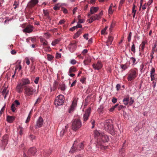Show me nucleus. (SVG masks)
Segmentation results:
<instances>
[{
    "instance_id": "2",
    "label": "nucleus",
    "mask_w": 157,
    "mask_h": 157,
    "mask_svg": "<svg viewBox=\"0 0 157 157\" xmlns=\"http://www.w3.org/2000/svg\"><path fill=\"white\" fill-rule=\"evenodd\" d=\"M103 124L104 128L105 131L112 135L114 134V129L111 120H106L104 122Z\"/></svg>"
},
{
    "instance_id": "15",
    "label": "nucleus",
    "mask_w": 157,
    "mask_h": 157,
    "mask_svg": "<svg viewBox=\"0 0 157 157\" xmlns=\"http://www.w3.org/2000/svg\"><path fill=\"white\" fill-rule=\"evenodd\" d=\"M102 64L100 61H98L96 64L94 63L92 65L93 68L95 70H99L102 67Z\"/></svg>"
},
{
    "instance_id": "5",
    "label": "nucleus",
    "mask_w": 157,
    "mask_h": 157,
    "mask_svg": "<svg viewBox=\"0 0 157 157\" xmlns=\"http://www.w3.org/2000/svg\"><path fill=\"white\" fill-rule=\"evenodd\" d=\"M138 75V70L136 68L131 69L128 72L127 79L128 81H131L134 80Z\"/></svg>"
},
{
    "instance_id": "57",
    "label": "nucleus",
    "mask_w": 157,
    "mask_h": 157,
    "mask_svg": "<svg viewBox=\"0 0 157 157\" xmlns=\"http://www.w3.org/2000/svg\"><path fill=\"white\" fill-rule=\"evenodd\" d=\"M88 33L85 34L83 36L84 37V38L86 40H87L89 39L88 37Z\"/></svg>"
},
{
    "instance_id": "24",
    "label": "nucleus",
    "mask_w": 157,
    "mask_h": 157,
    "mask_svg": "<svg viewBox=\"0 0 157 157\" xmlns=\"http://www.w3.org/2000/svg\"><path fill=\"white\" fill-rule=\"evenodd\" d=\"M98 8L95 7H92L90 9V12L91 14H93L95 13L98 10Z\"/></svg>"
},
{
    "instance_id": "52",
    "label": "nucleus",
    "mask_w": 157,
    "mask_h": 157,
    "mask_svg": "<svg viewBox=\"0 0 157 157\" xmlns=\"http://www.w3.org/2000/svg\"><path fill=\"white\" fill-rule=\"evenodd\" d=\"M92 126V128H94V125H95V121L94 120H92L90 121Z\"/></svg>"
},
{
    "instance_id": "39",
    "label": "nucleus",
    "mask_w": 157,
    "mask_h": 157,
    "mask_svg": "<svg viewBox=\"0 0 157 157\" xmlns=\"http://www.w3.org/2000/svg\"><path fill=\"white\" fill-rule=\"evenodd\" d=\"M20 128L18 133L20 135L22 136L23 134L24 129L22 127Z\"/></svg>"
},
{
    "instance_id": "49",
    "label": "nucleus",
    "mask_w": 157,
    "mask_h": 157,
    "mask_svg": "<svg viewBox=\"0 0 157 157\" xmlns=\"http://www.w3.org/2000/svg\"><path fill=\"white\" fill-rule=\"evenodd\" d=\"M76 63V61L74 59H72L70 61V63L73 65L75 64Z\"/></svg>"
},
{
    "instance_id": "31",
    "label": "nucleus",
    "mask_w": 157,
    "mask_h": 157,
    "mask_svg": "<svg viewBox=\"0 0 157 157\" xmlns=\"http://www.w3.org/2000/svg\"><path fill=\"white\" fill-rule=\"evenodd\" d=\"M76 71V68L74 67H71L69 69L68 73L74 72Z\"/></svg>"
},
{
    "instance_id": "1",
    "label": "nucleus",
    "mask_w": 157,
    "mask_h": 157,
    "mask_svg": "<svg viewBox=\"0 0 157 157\" xmlns=\"http://www.w3.org/2000/svg\"><path fill=\"white\" fill-rule=\"evenodd\" d=\"M109 139V136L103 132L102 134L101 135L100 139L98 140L97 144L96 145V147L102 150L107 149L108 147L105 146L104 144L105 142H107Z\"/></svg>"
},
{
    "instance_id": "36",
    "label": "nucleus",
    "mask_w": 157,
    "mask_h": 157,
    "mask_svg": "<svg viewBox=\"0 0 157 157\" xmlns=\"http://www.w3.org/2000/svg\"><path fill=\"white\" fill-rule=\"evenodd\" d=\"M118 105V104H117L113 106H112L111 108L109 109V111L112 112L114 111V109Z\"/></svg>"
},
{
    "instance_id": "19",
    "label": "nucleus",
    "mask_w": 157,
    "mask_h": 157,
    "mask_svg": "<svg viewBox=\"0 0 157 157\" xmlns=\"http://www.w3.org/2000/svg\"><path fill=\"white\" fill-rule=\"evenodd\" d=\"M22 84L23 86L29 84L30 82L28 78H23L21 80Z\"/></svg>"
},
{
    "instance_id": "40",
    "label": "nucleus",
    "mask_w": 157,
    "mask_h": 157,
    "mask_svg": "<svg viewBox=\"0 0 157 157\" xmlns=\"http://www.w3.org/2000/svg\"><path fill=\"white\" fill-rule=\"evenodd\" d=\"M144 67V65L143 63L141 64L140 66V70L141 72H144V71L143 70Z\"/></svg>"
},
{
    "instance_id": "32",
    "label": "nucleus",
    "mask_w": 157,
    "mask_h": 157,
    "mask_svg": "<svg viewBox=\"0 0 157 157\" xmlns=\"http://www.w3.org/2000/svg\"><path fill=\"white\" fill-rule=\"evenodd\" d=\"M90 19H93V20H98L100 19V17H98L97 14L92 16L90 17Z\"/></svg>"
},
{
    "instance_id": "54",
    "label": "nucleus",
    "mask_w": 157,
    "mask_h": 157,
    "mask_svg": "<svg viewBox=\"0 0 157 157\" xmlns=\"http://www.w3.org/2000/svg\"><path fill=\"white\" fill-rule=\"evenodd\" d=\"M13 103H14L15 104V105H16L17 107L18 105H20V102H19L17 100H15Z\"/></svg>"
},
{
    "instance_id": "58",
    "label": "nucleus",
    "mask_w": 157,
    "mask_h": 157,
    "mask_svg": "<svg viewBox=\"0 0 157 157\" xmlns=\"http://www.w3.org/2000/svg\"><path fill=\"white\" fill-rule=\"evenodd\" d=\"M65 21L64 19H63L60 21L59 22V24L62 25L64 23Z\"/></svg>"
},
{
    "instance_id": "27",
    "label": "nucleus",
    "mask_w": 157,
    "mask_h": 157,
    "mask_svg": "<svg viewBox=\"0 0 157 157\" xmlns=\"http://www.w3.org/2000/svg\"><path fill=\"white\" fill-rule=\"evenodd\" d=\"M103 107L102 105H100L98 109V111L100 115H101L103 113Z\"/></svg>"
},
{
    "instance_id": "7",
    "label": "nucleus",
    "mask_w": 157,
    "mask_h": 157,
    "mask_svg": "<svg viewBox=\"0 0 157 157\" xmlns=\"http://www.w3.org/2000/svg\"><path fill=\"white\" fill-rule=\"evenodd\" d=\"M8 136L6 135L3 136L0 141V147L1 149L4 150L8 143Z\"/></svg>"
},
{
    "instance_id": "17",
    "label": "nucleus",
    "mask_w": 157,
    "mask_h": 157,
    "mask_svg": "<svg viewBox=\"0 0 157 157\" xmlns=\"http://www.w3.org/2000/svg\"><path fill=\"white\" fill-rule=\"evenodd\" d=\"M23 86L21 83H18L16 87V90L19 93H21L23 91Z\"/></svg>"
},
{
    "instance_id": "50",
    "label": "nucleus",
    "mask_w": 157,
    "mask_h": 157,
    "mask_svg": "<svg viewBox=\"0 0 157 157\" xmlns=\"http://www.w3.org/2000/svg\"><path fill=\"white\" fill-rule=\"evenodd\" d=\"M155 51L151 50V59H152L154 58L153 55L155 53Z\"/></svg>"
},
{
    "instance_id": "29",
    "label": "nucleus",
    "mask_w": 157,
    "mask_h": 157,
    "mask_svg": "<svg viewBox=\"0 0 157 157\" xmlns=\"http://www.w3.org/2000/svg\"><path fill=\"white\" fill-rule=\"evenodd\" d=\"M81 30L80 29L73 36L74 39H76L81 34Z\"/></svg>"
},
{
    "instance_id": "38",
    "label": "nucleus",
    "mask_w": 157,
    "mask_h": 157,
    "mask_svg": "<svg viewBox=\"0 0 157 157\" xmlns=\"http://www.w3.org/2000/svg\"><path fill=\"white\" fill-rule=\"evenodd\" d=\"M11 109L13 112H14L16 110V108L15 104L14 103H13L12 104L11 106Z\"/></svg>"
},
{
    "instance_id": "33",
    "label": "nucleus",
    "mask_w": 157,
    "mask_h": 157,
    "mask_svg": "<svg viewBox=\"0 0 157 157\" xmlns=\"http://www.w3.org/2000/svg\"><path fill=\"white\" fill-rule=\"evenodd\" d=\"M128 67L127 64H121V68L122 69V71H124Z\"/></svg>"
},
{
    "instance_id": "55",
    "label": "nucleus",
    "mask_w": 157,
    "mask_h": 157,
    "mask_svg": "<svg viewBox=\"0 0 157 157\" xmlns=\"http://www.w3.org/2000/svg\"><path fill=\"white\" fill-rule=\"evenodd\" d=\"M113 12V10H112V8H109L108 12L109 14H112Z\"/></svg>"
},
{
    "instance_id": "20",
    "label": "nucleus",
    "mask_w": 157,
    "mask_h": 157,
    "mask_svg": "<svg viewBox=\"0 0 157 157\" xmlns=\"http://www.w3.org/2000/svg\"><path fill=\"white\" fill-rule=\"evenodd\" d=\"M94 133L95 137H98V140H99L100 139L101 135L102 134L103 132L100 131L96 130L94 131Z\"/></svg>"
},
{
    "instance_id": "21",
    "label": "nucleus",
    "mask_w": 157,
    "mask_h": 157,
    "mask_svg": "<svg viewBox=\"0 0 157 157\" xmlns=\"http://www.w3.org/2000/svg\"><path fill=\"white\" fill-rule=\"evenodd\" d=\"M15 119V117L13 116H7V121L10 123H12Z\"/></svg>"
},
{
    "instance_id": "11",
    "label": "nucleus",
    "mask_w": 157,
    "mask_h": 157,
    "mask_svg": "<svg viewBox=\"0 0 157 157\" xmlns=\"http://www.w3.org/2000/svg\"><path fill=\"white\" fill-rule=\"evenodd\" d=\"M77 42L75 41L73 42H71L69 45V48L70 51L71 52H73L75 50Z\"/></svg>"
},
{
    "instance_id": "13",
    "label": "nucleus",
    "mask_w": 157,
    "mask_h": 157,
    "mask_svg": "<svg viewBox=\"0 0 157 157\" xmlns=\"http://www.w3.org/2000/svg\"><path fill=\"white\" fill-rule=\"evenodd\" d=\"M90 113V108H89L86 110L83 115V120L84 122L86 121L88 119Z\"/></svg>"
},
{
    "instance_id": "9",
    "label": "nucleus",
    "mask_w": 157,
    "mask_h": 157,
    "mask_svg": "<svg viewBox=\"0 0 157 157\" xmlns=\"http://www.w3.org/2000/svg\"><path fill=\"white\" fill-rule=\"evenodd\" d=\"M155 70L154 67H152L150 71L151 80V81L157 80L156 75L155 74Z\"/></svg>"
},
{
    "instance_id": "16",
    "label": "nucleus",
    "mask_w": 157,
    "mask_h": 157,
    "mask_svg": "<svg viewBox=\"0 0 157 157\" xmlns=\"http://www.w3.org/2000/svg\"><path fill=\"white\" fill-rule=\"evenodd\" d=\"M33 26L31 25H27L25 29L23 30L24 32L30 33L32 32L33 30Z\"/></svg>"
},
{
    "instance_id": "23",
    "label": "nucleus",
    "mask_w": 157,
    "mask_h": 157,
    "mask_svg": "<svg viewBox=\"0 0 157 157\" xmlns=\"http://www.w3.org/2000/svg\"><path fill=\"white\" fill-rule=\"evenodd\" d=\"M146 44H147V40H146L143 41L140 45L141 47V51H143Z\"/></svg>"
},
{
    "instance_id": "48",
    "label": "nucleus",
    "mask_w": 157,
    "mask_h": 157,
    "mask_svg": "<svg viewBox=\"0 0 157 157\" xmlns=\"http://www.w3.org/2000/svg\"><path fill=\"white\" fill-rule=\"evenodd\" d=\"M130 100L129 102V104L131 105L134 102V101L132 97L130 98Z\"/></svg>"
},
{
    "instance_id": "62",
    "label": "nucleus",
    "mask_w": 157,
    "mask_h": 157,
    "mask_svg": "<svg viewBox=\"0 0 157 157\" xmlns=\"http://www.w3.org/2000/svg\"><path fill=\"white\" fill-rule=\"evenodd\" d=\"M88 52V50L86 49H84L83 51H82V53L83 55H84L86 54Z\"/></svg>"
},
{
    "instance_id": "56",
    "label": "nucleus",
    "mask_w": 157,
    "mask_h": 157,
    "mask_svg": "<svg viewBox=\"0 0 157 157\" xmlns=\"http://www.w3.org/2000/svg\"><path fill=\"white\" fill-rule=\"evenodd\" d=\"M125 108V106H124L122 105H120L118 107V110H120L121 109H124V108Z\"/></svg>"
},
{
    "instance_id": "42",
    "label": "nucleus",
    "mask_w": 157,
    "mask_h": 157,
    "mask_svg": "<svg viewBox=\"0 0 157 157\" xmlns=\"http://www.w3.org/2000/svg\"><path fill=\"white\" fill-rule=\"evenodd\" d=\"M152 86L153 88H155L156 86V84L157 83V80H155L152 81Z\"/></svg>"
},
{
    "instance_id": "30",
    "label": "nucleus",
    "mask_w": 157,
    "mask_h": 157,
    "mask_svg": "<svg viewBox=\"0 0 157 157\" xmlns=\"http://www.w3.org/2000/svg\"><path fill=\"white\" fill-rule=\"evenodd\" d=\"M43 13L44 14V16H46L48 19H49L50 20H51V19L50 18V17L49 15V13L48 12L47 10H43Z\"/></svg>"
},
{
    "instance_id": "3",
    "label": "nucleus",
    "mask_w": 157,
    "mask_h": 157,
    "mask_svg": "<svg viewBox=\"0 0 157 157\" xmlns=\"http://www.w3.org/2000/svg\"><path fill=\"white\" fill-rule=\"evenodd\" d=\"M85 144V143L84 141L78 144V142L76 140H75L69 152L73 153L77 151H80L83 149Z\"/></svg>"
},
{
    "instance_id": "47",
    "label": "nucleus",
    "mask_w": 157,
    "mask_h": 157,
    "mask_svg": "<svg viewBox=\"0 0 157 157\" xmlns=\"http://www.w3.org/2000/svg\"><path fill=\"white\" fill-rule=\"evenodd\" d=\"M65 132V130L63 129L60 132V136L61 137L64 134Z\"/></svg>"
},
{
    "instance_id": "8",
    "label": "nucleus",
    "mask_w": 157,
    "mask_h": 157,
    "mask_svg": "<svg viewBox=\"0 0 157 157\" xmlns=\"http://www.w3.org/2000/svg\"><path fill=\"white\" fill-rule=\"evenodd\" d=\"M25 94L27 96H30L35 92L36 90L32 87L28 86L25 87Z\"/></svg>"
},
{
    "instance_id": "25",
    "label": "nucleus",
    "mask_w": 157,
    "mask_h": 157,
    "mask_svg": "<svg viewBox=\"0 0 157 157\" xmlns=\"http://www.w3.org/2000/svg\"><path fill=\"white\" fill-rule=\"evenodd\" d=\"M9 91L7 90V88L5 87L3 90L2 92V94L5 95L4 98H6V95L8 94Z\"/></svg>"
},
{
    "instance_id": "64",
    "label": "nucleus",
    "mask_w": 157,
    "mask_h": 157,
    "mask_svg": "<svg viewBox=\"0 0 157 157\" xmlns=\"http://www.w3.org/2000/svg\"><path fill=\"white\" fill-rule=\"evenodd\" d=\"M85 20L84 19H79V20H78V23H83L85 22Z\"/></svg>"
},
{
    "instance_id": "37",
    "label": "nucleus",
    "mask_w": 157,
    "mask_h": 157,
    "mask_svg": "<svg viewBox=\"0 0 157 157\" xmlns=\"http://www.w3.org/2000/svg\"><path fill=\"white\" fill-rule=\"evenodd\" d=\"M31 114V112H30L29 113V115L27 117V118L25 121V122L26 123H28L30 120V115Z\"/></svg>"
},
{
    "instance_id": "44",
    "label": "nucleus",
    "mask_w": 157,
    "mask_h": 157,
    "mask_svg": "<svg viewBox=\"0 0 157 157\" xmlns=\"http://www.w3.org/2000/svg\"><path fill=\"white\" fill-rule=\"evenodd\" d=\"M132 36V33L131 32L129 33V34L128 35V40L129 42H130L131 40V37Z\"/></svg>"
},
{
    "instance_id": "18",
    "label": "nucleus",
    "mask_w": 157,
    "mask_h": 157,
    "mask_svg": "<svg viewBox=\"0 0 157 157\" xmlns=\"http://www.w3.org/2000/svg\"><path fill=\"white\" fill-rule=\"evenodd\" d=\"M38 2V0H31L28 4V6L30 7L34 6Z\"/></svg>"
},
{
    "instance_id": "43",
    "label": "nucleus",
    "mask_w": 157,
    "mask_h": 157,
    "mask_svg": "<svg viewBox=\"0 0 157 157\" xmlns=\"http://www.w3.org/2000/svg\"><path fill=\"white\" fill-rule=\"evenodd\" d=\"M18 5H19L18 3L16 1H15L14 2V3L13 4V6H14V9H16L17 7H18Z\"/></svg>"
},
{
    "instance_id": "46",
    "label": "nucleus",
    "mask_w": 157,
    "mask_h": 157,
    "mask_svg": "<svg viewBox=\"0 0 157 157\" xmlns=\"http://www.w3.org/2000/svg\"><path fill=\"white\" fill-rule=\"evenodd\" d=\"M86 78L85 77H82L80 79V81L82 83L84 84V82L86 80Z\"/></svg>"
},
{
    "instance_id": "41",
    "label": "nucleus",
    "mask_w": 157,
    "mask_h": 157,
    "mask_svg": "<svg viewBox=\"0 0 157 157\" xmlns=\"http://www.w3.org/2000/svg\"><path fill=\"white\" fill-rule=\"evenodd\" d=\"M131 50L133 52L135 53V47L133 42L132 43V45L131 47Z\"/></svg>"
},
{
    "instance_id": "45",
    "label": "nucleus",
    "mask_w": 157,
    "mask_h": 157,
    "mask_svg": "<svg viewBox=\"0 0 157 157\" xmlns=\"http://www.w3.org/2000/svg\"><path fill=\"white\" fill-rule=\"evenodd\" d=\"M53 57L50 55H48L47 56L48 59L49 61L51 60L53 58Z\"/></svg>"
},
{
    "instance_id": "14",
    "label": "nucleus",
    "mask_w": 157,
    "mask_h": 157,
    "mask_svg": "<svg viewBox=\"0 0 157 157\" xmlns=\"http://www.w3.org/2000/svg\"><path fill=\"white\" fill-rule=\"evenodd\" d=\"M37 152L36 148L35 147H30L28 150V154L29 155L34 156Z\"/></svg>"
},
{
    "instance_id": "26",
    "label": "nucleus",
    "mask_w": 157,
    "mask_h": 157,
    "mask_svg": "<svg viewBox=\"0 0 157 157\" xmlns=\"http://www.w3.org/2000/svg\"><path fill=\"white\" fill-rule=\"evenodd\" d=\"M59 88L61 90L64 91L66 89V86L65 84L62 83L61 84H60L59 86Z\"/></svg>"
},
{
    "instance_id": "59",
    "label": "nucleus",
    "mask_w": 157,
    "mask_h": 157,
    "mask_svg": "<svg viewBox=\"0 0 157 157\" xmlns=\"http://www.w3.org/2000/svg\"><path fill=\"white\" fill-rule=\"evenodd\" d=\"M77 29V27L76 26H73L72 28L70 29V30L71 31H73L75 29Z\"/></svg>"
},
{
    "instance_id": "28",
    "label": "nucleus",
    "mask_w": 157,
    "mask_h": 157,
    "mask_svg": "<svg viewBox=\"0 0 157 157\" xmlns=\"http://www.w3.org/2000/svg\"><path fill=\"white\" fill-rule=\"evenodd\" d=\"M60 39H57L53 40L52 43V45L53 46H55L56 44H58L60 41Z\"/></svg>"
},
{
    "instance_id": "34",
    "label": "nucleus",
    "mask_w": 157,
    "mask_h": 157,
    "mask_svg": "<svg viewBox=\"0 0 157 157\" xmlns=\"http://www.w3.org/2000/svg\"><path fill=\"white\" fill-rule=\"evenodd\" d=\"M129 98H125L123 100L124 104L125 105H127L129 104Z\"/></svg>"
},
{
    "instance_id": "61",
    "label": "nucleus",
    "mask_w": 157,
    "mask_h": 157,
    "mask_svg": "<svg viewBox=\"0 0 157 157\" xmlns=\"http://www.w3.org/2000/svg\"><path fill=\"white\" fill-rule=\"evenodd\" d=\"M135 7H136V6H135V5L134 4H133V5L132 8V13H134V12L136 13V10H135Z\"/></svg>"
},
{
    "instance_id": "6",
    "label": "nucleus",
    "mask_w": 157,
    "mask_h": 157,
    "mask_svg": "<svg viewBox=\"0 0 157 157\" xmlns=\"http://www.w3.org/2000/svg\"><path fill=\"white\" fill-rule=\"evenodd\" d=\"M64 100L65 98L64 96L60 94L56 98L55 101V104L56 106L62 105L64 103Z\"/></svg>"
},
{
    "instance_id": "63",
    "label": "nucleus",
    "mask_w": 157,
    "mask_h": 157,
    "mask_svg": "<svg viewBox=\"0 0 157 157\" xmlns=\"http://www.w3.org/2000/svg\"><path fill=\"white\" fill-rule=\"evenodd\" d=\"M61 57V54L60 53L57 52L56 54V57L57 58H60Z\"/></svg>"
},
{
    "instance_id": "53",
    "label": "nucleus",
    "mask_w": 157,
    "mask_h": 157,
    "mask_svg": "<svg viewBox=\"0 0 157 157\" xmlns=\"http://www.w3.org/2000/svg\"><path fill=\"white\" fill-rule=\"evenodd\" d=\"M45 50L46 51L49 52L51 51V49L49 46H48L45 48Z\"/></svg>"
},
{
    "instance_id": "22",
    "label": "nucleus",
    "mask_w": 157,
    "mask_h": 157,
    "mask_svg": "<svg viewBox=\"0 0 157 157\" xmlns=\"http://www.w3.org/2000/svg\"><path fill=\"white\" fill-rule=\"evenodd\" d=\"M91 60V59L90 57H86L84 60L83 63L85 65H87L89 63Z\"/></svg>"
},
{
    "instance_id": "35",
    "label": "nucleus",
    "mask_w": 157,
    "mask_h": 157,
    "mask_svg": "<svg viewBox=\"0 0 157 157\" xmlns=\"http://www.w3.org/2000/svg\"><path fill=\"white\" fill-rule=\"evenodd\" d=\"M113 40V37L111 35H109L107 40V42L111 43Z\"/></svg>"
},
{
    "instance_id": "60",
    "label": "nucleus",
    "mask_w": 157,
    "mask_h": 157,
    "mask_svg": "<svg viewBox=\"0 0 157 157\" xmlns=\"http://www.w3.org/2000/svg\"><path fill=\"white\" fill-rule=\"evenodd\" d=\"M117 101V99L115 98H113L112 100V101L113 103H115Z\"/></svg>"
},
{
    "instance_id": "12",
    "label": "nucleus",
    "mask_w": 157,
    "mask_h": 157,
    "mask_svg": "<svg viewBox=\"0 0 157 157\" xmlns=\"http://www.w3.org/2000/svg\"><path fill=\"white\" fill-rule=\"evenodd\" d=\"M77 100L76 98H74L72 102L71 105L69 110V113H71V112L75 109L77 105Z\"/></svg>"
},
{
    "instance_id": "51",
    "label": "nucleus",
    "mask_w": 157,
    "mask_h": 157,
    "mask_svg": "<svg viewBox=\"0 0 157 157\" xmlns=\"http://www.w3.org/2000/svg\"><path fill=\"white\" fill-rule=\"evenodd\" d=\"M39 79V77H37L34 80V82L36 84H37L38 83V81Z\"/></svg>"
},
{
    "instance_id": "10",
    "label": "nucleus",
    "mask_w": 157,
    "mask_h": 157,
    "mask_svg": "<svg viewBox=\"0 0 157 157\" xmlns=\"http://www.w3.org/2000/svg\"><path fill=\"white\" fill-rule=\"evenodd\" d=\"M43 118L40 117L37 120L35 126L36 129L41 127L43 124Z\"/></svg>"
},
{
    "instance_id": "4",
    "label": "nucleus",
    "mask_w": 157,
    "mask_h": 157,
    "mask_svg": "<svg viewBox=\"0 0 157 157\" xmlns=\"http://www.w3.org/2000/svg\"><path fill=\"white\" fill-rule=\"evenodd\" d=\"M82 125V123L80 119H75L72 122V129L74 131H76L81 127Z\"/></svg>"
}]
</instances>
